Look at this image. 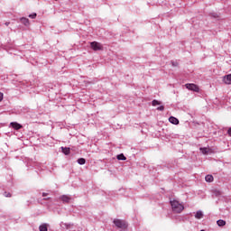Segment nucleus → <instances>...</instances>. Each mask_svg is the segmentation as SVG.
<instances>
[{
  "mask_svg": "<svg viewBox=\"0 0 231 231\" xmlns=\"http://www.w3.org/2000/svg\"><path fill=\"white\" fill-rule=\"evenodd\" d=\"M170 203L175 214H181V212H183V210L185 209V207L183 206V204L180 203V201L176 199L171 200Z\"/></svg>",
  "mask_w": 231,
  "mask_h": 231,
  "instance_id": "nucleus-1",
  "label": "nucleus"
},
{
  "mask_svg": "<svg viewBox=\"0 0 231 231\" xmlns=\"http://www.w3.org/2000/svg\"><path fill=\"white\" fill-rule=\"evenodd\" d=\"M114 225H116V228H119L120 230H127V222L125 220L122 219H115Z\"/></svg>",
  "mask_w": 231,
  "mask_h": 231,
  "instance_id": "nucleus-2",
  "label": "nucleus"
},
{
  "mask_svg": "<svg viewBox=\"0 0 231 231\" xmlns=\"http://www.w3.org/2000/svg\"><path fill=\"white\" fill-rule=\"evenodd\" d=\"M90 47L94 51H101L102 50H104V46H102V44L98 42H90Z\"/></svg>",
  "mask_w": 231,
  "mask_h": 231,
  "instance_id": "nucleus-3",
  "label": "nucleus"
},
{
  "mask_svg": "<svg viewBox=\"0 0 231 231\" xmlns=\"http://www.w3.org/2000/svg\"><path fill=\"white\" fill-rule=\"evenodd\" d=\"M185 88L189 91H194L195 93H199V87L194 83H187Z\"/></svg>",
  "mask_w": 231,
  "mask_h": 231,
  "instance_id": "nucleus-4",
  "label": "nucleus"
},
{
  "mask_svg": "<svg viewBox=\"0 0 231 231\" xmlns=\"http://www.w3.org/2000/svg\"><path fill=\"white\" fill-rule=\"evenodd\" d=\"M11 127H13V129H15V131H19V129H23V126L21 125V124L17 123V122H12L10 123Z\"/></svg>",
  "mask_w": 231,
  "mask_h": 231,
  "instance_id": "nucleus-5",
  "label": "nucleus"
},
{
  "mask_svg": "<svg viewBox=\"0 0 231 231\" xmlns=\"http://www.w3.org/2000/svg\"><path fill=\"white\" fill-rule=\"evenodd\" d=\"M223 82L225 84L230 85L231 84V74L224 76Z\"/></svg>",
  "mask_w": 231,
  "mask_h": 231,
  "instance_id": "nucleus-6",
  "label": "nucleus"
},
{
  "mask_svg": "<svg viewBox=\"0 0 231 231\" xmlns=\"http://www.w3.org/2000/svg\"><path fill=\"white\" fill-rule=\"evenodd\" d=\"M200 151H201L202 154H210V153L214 152V151H212V149L207 148V147L200 148Z\"/></svg>",
  "mask_w": 231,
  "mask_h": 231,
  "instance_id": "nucleus-7",
  "label": "nucleus"
},
{
  "mask_svg": "<svg viewBox=\"0 0 231 231\" xmlns=\"http://www.w3.org/2000/svg\"><path fill=\"white\" fill-rule=\"evenodd\" d=\"M60 199L63 203H69V201H71V197L68 195H63L60 197Z\"/></svg>",
  "mask_w": 231,
  "mask_h": 231,
  "instance_id": "nucleus-8",
  "label": "nucleus"
},
{
  "mask_svg": "<svg viewBox=\"0 0 231 231\" xmlns=\"http://www.w3.org/2000/svg\"><path fill=\"white\" fill-rule=\"evenodd\" d=\"M169 122H171V124H173L174 125H178V124H180V120H178V118L174 116H171L169 118Z\"/></svg>",
  "mask_w": 231,
  "mask_h": 231,
  "instance_id": "nucleus-9",
  "label": "nucleus"
},
{
  "mask_svg": "<svg viewBox=\"0 0 231 231\" xmlns=\"http://www.w3.org/2000/svg\"><path fill=\"white\" fill-rule=\"evenodd\" d=\"M22 24H24V26H30V20L28 18H21L20 19Z\"/></svg>",
  "mask_w": 231,
  "mask_h": 231,
  "instance_id": "nucleus-10",
  "label": "nucleus"
},
{
  "mask_svg": "<svg viewBox=\"0 0 231 231\" xmlns=\"http://www.w3.org/2000/svg\"><path fill=\"white\" fill-rule=\"evenodd\" d=\"M205 180L208 182V183H212V181H214V177L212 175H207L205 177Z\"/></svg>",
  "mask_w": 231,
  "mask_h": 231,
  "instance_id": "nucleus-11",
  "label": "nucleus"
},
{
  "mask_svg": "<svg viewBox=\"0 0 231 231\" xmlns=\"http://www.w3.org/2000/svg\"><path fill=\"white\" fill-rule=\"evenodd\" d=\"M195 217L196 219H203V212H201L200 210L197 211Z\"/></svg>",
  "mask_w": 231,
  "mask_h": 231,
  "instance_id": "nucleus-12",
  "label": "nucleus"
},
{
  "mask_svg": "<svg viewBox=\"0 0 231 231\" xmlns=\"http://www.w3.org/2000/svg\"><path fill=\"white\" fill-rule=\"evenodd\" d=\"M217 224L218 226H225V225H226V221H225L223 219H219L217 221Z\"/></svg>",
  "mask_w": 231,
  "mask_h": 231,
  "instance_id": "nucleus-13",
  "label": "nucleus"
},
{
  "mask_svg": "<svg viewBox=\"0 0 231 231\" xmlns=\"http://www.w3.org/2000/svg\"><path fill=\"white\" fill-rule=\"evenodd\" d=\"M61 151H62L63 154H66V155L69 154V152H70V150L68 147H61Z\"/></svg>",
  "mask_w": 231,
  "mask_h": 231,
  "instance_id": "nucleus-14",
  "label": "nucleus"
},
{
  "mask_svg": "<svg viewBox=\"0 0 231 231\" xmlns=\"http://www.w3.org/2000/svg\"><path fill=\"white\" fill-rule=\"evenodd\" d=\"M40 231H48V225L42 224V226H39Z\"/></svg>",
  "mask_w": 231,
  "mask_h": 231,
  "instance_id": "nucleus-15",
  "label": "nucleus"
},
{
  "mask_svg": "<svg viewBox=\"0 0 231 231\" xmlns=\"http://www.w3.org/2000/svg\"><path fill=\"white\" fill-rule=\"evenodd\" d=\"M78 163H79V165H84V164H86V159H84V158H79V159L78 160Z\"/></svg>",
  "mask_w": 231,
  "mask_h": 231,
  "instance_id": "nucleus-16",
  "label": "nucleus"
},
{
  "mask_svg": "<svg viewBox=\"0 0 231 231\" xmlns=\"http://www.w3.org/2000/svg\"><path fill=\"white\" fill-rule=\"evenodd\" d=\"M117 160L125 161V160H127V158L125 157V155H124V153H121V154L117 155Z\"/></svg>",
  "mask_w": 231,
  "mask_h": 231,
  "instance_id": "nucleus-17",
  "label": "nucleus"
},
{
  "mask_svg": "<svg viewBox=\"0 0 231 231\" xmlns=\"http://www.w3.org/2000/svg\"><path fill=\"white\" fill-rule=\"evenodd\" d=\"M161 104H162V102H160L156 99L152 100V106H160Z\"/></svg>",
  "mask_w": 231,
  "mask_h": 231,
  "instance_id": "nucleus-18",
  "label": "nucleus"
},
{
  "mask_svg": "<svg viewBox=\"0 0 231 231\" xmlns=\"http://www.w3.org/2000/svg\"><path fill=\"white\" fill-rule=\"evenodd\" d=\"M30 19H35V17H37V14L33 13L32 14L29 15Z\"/></svg>",
  "mask_w": 231,
  "mask_h": 231,
  "instance_id": "nucleus-19",
  "label": "nucleus"
},
{
  "mask_svg": "<svg viewBox=\"0 0 231 231\" xmlns=\"http://www.w3.org/2000/svg\"><path fill=\"white\" fill-rule=\"evenodd\" d=\"M5 198H12V193L10 192H5Z\"/></svg>",
  "mask_w": 231,
  "mask_h": 231,
  "instance_id": "nucleus-20",
  "label": "nucleus"
},
{
  "mask_svg": "<svg viewBox=\"0 0 231 231\" xmlns=\"http://www.w3.org/2000/svg\"><path fill=\"white\" fill-rule=\"evenodd\" d=\"M164 109H165V106H163L157 107V111H163Z\"/></svg>",
  "mask_w": 231,
  "mask_h": 231,
  "instance_id": "nucleus-21",
  "label": "nucleus"
},
{
  "mask_svg": "<svg viewBox=\"0 0 231 231\" xmlns=\"http://www.w3.org/2000/svg\"><path fill=\"white\" fill-rule=\"evenodd\" d=\"M4 94L0 92V102H3Z\"/></svg>",
  "mask_w": 231,
  "mask_h": 231,
  "instance_id": "nucleus-22",
  "label": "nucleus"
},
{
  "mask_svg": "<svg viewBox=\"0 0 231 231\" xmlns=\"http://www.w3.org/2000/svg\"><path fill=\"white\" fill-rule=\"evenodd\" d=\"M227 134L231 136V127L228 129Z\"/></svg>",
  "mask_w": 231,
  "mask_h": 231,
  "instance_id": "nucleus-23",
  "label": "nucleus"
},
{
  "mask_svg": "<svg viewBox=\"0 0 231 231\" xmlns=\"http://www.w3.org/2000/svg\"><path fill=\"white\" fill-rule=\"evenodd\" d=\"M46 196H48V193H42L43 198H46Z\"/></svg>",
  "mask_w": 231,
  "mask_h": 231,
  "instance_id": "nucleus-24",
  "label": "nucleus"
},
{
  "mask_svg": "<svg viewBox=\"0 0 231 231\" xmlns=\"http://www.w3.org/2000/svg\"><path fill=\"white\" fill-rule=\"evenodd\" d=\"M8 24H10V23H5V25L8 26Z\"/></svg>",
  "mask_w": 231,
  "mask_h": 231,
  "instance_id": "nucleus-25",
  "label": "nucleus"
},
{
  "mask_svg": "<svg viewBox=\"0 0 231 231\" xmlns=\"http://www.w3.org/2000/svg\"><path fill=\"white\" fill-rule=\"evenodd\" d=\"M45 199V201H48V199H50V198H47V199Z\"/></svg>",
  "mask_w": 231,
  "mask_h": 231,
  "instance_id": "nucleus-26",
  "label": "nucleus"
}]
</instances>
